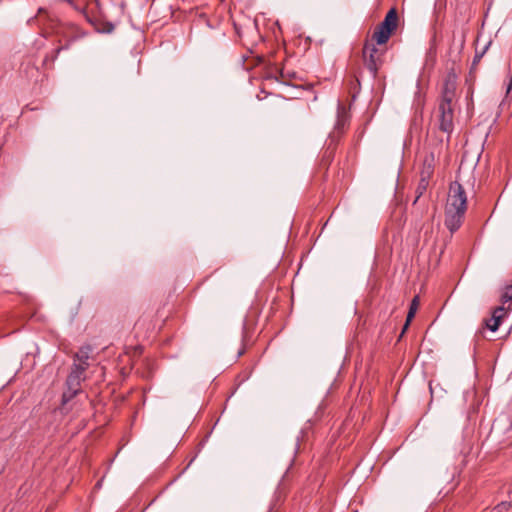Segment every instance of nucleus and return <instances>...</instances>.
<instances>
[{
	"instance_id": "f257e3e1",
	"label": "nucleus",
	"mask_w": 512,
	"mask_h": 512,
	"mask_svg": "<svg viewBox=\"0 0 512 512\" xmlns=\"http://www.w3.org/2000/svg\"><path fill=\"white\" fill-rule=\"evenodd\" d=\"M466 210V192L458 181H454L450 184L445 207V226L451 233L456 232L461 227Z\"/></svg>"
},
{
	"instance_id": "f03ea898",
	"label": "nucleus",
	"mask_w": 512,
	"mask_h": 512,
	"mask_svg": "<svg viewBox=\"0 0 512 512\" xmlns=\"http://www.w3.org/2000/svg\"><path fill=\"white\" fill-rule=\"evenodd\" d=\"M398 14L395 8H391L385 15L384 20L376 27L373 38L378 45L385 44L392 32L397 28Z\"/></svg>"
},
{
	"instance_id": "7ed1b4c3",
	"label": "nucleus",
	"mask_w": 512,
	"mask_h": 512,
	"mask_svg": "<svg viewBox=\"0 0 512 512\" xmlns=\"http://www.w3.org/2000/svg\"><path fill=\"white\" fill-rule=\"evenodd\" d=\"M381 55L382 53L375 45L365 44L363 49L364 64L372 74L373 79L377 77L378 69L382 63Z\"/></svg>"
},
{
	"instance_id": "20e7f679",
	"label": "nucleus",
	"mask_w": 512,
	"mask_h": 512,
	"mask_svg": "<svg viewBox=\"0 0 512 512\" xmlns=\"http://www.w3.org/2000/svg\"><path fill=\"white\" fill-rule=\"evenodd\" d=\"M439 129L445 133H452L453 131V107L447 104H439Z\"/></svg>"
},
{
	"instance_id": "39448f33",
	"label": "nucleus",
	"mask_w": 512,
	"mask_h": 512,
	"mask_svg": "<svg viewBox=\"0 0 512 512\" xmlns=\"http://www.w3.org/2000/svg\"><path fill=\"white\" fill-rule=\"evenodd\" d=\"M506 308L505 306H498L496 307L493 312L490 319L486 320V327L492 331L496 332L499 328V325L503 321V319L507 316Z\"/></svg>"
},
{
	"instance_id": "423d86ee",
	"label": "nucleus",
	"mask_w": 512,
	"mask_h": 512,
	"mask_svg": "<svg viewBox=\"0 0 512 512\" xmlns=\"http://www.w3.org/2000/svg\"><path fill=\"white\" fill-rule=\"evenodd\" d=\"M86 366L83 364H76V362L73 363L71 372L67 376L66 379V386H72V387H80L81 381L83 379V373L86 370Z\"/></svg>"
},
{
	"instance_id": "0eeeda50",
	"label": "nucleus",
	"mask_w": 512,
	"mask_h": 512,
	"mask_svg": "<svg viewBox=\"0 0 512 512\" xmlns=\"http://www.w3.org/2000/svg\"><path fill=\"white\" fill-rule=\"evenodd\" d=\"M456 86L454 82L446 81L442 89V97L439 104H447L452 106V101L455 97Z\"/></svg>"
},
{
	"instance_id": "6e6552de",
	"label": "nucleus",
	"mask_w": 512,
	"mask_h": 512,
	"mask_svg": "<svg viewBox=\"0 0 512 512\" xmlns=\"http://www.w3.org/2000/svg\"><path fill=\"white\" fill-rule=\"evenodd\" d=\"M92 352V348L90 345L82 346L78 352L74 355V362L76 364H83L88 368L89 363L88 359L90 358V353Z\"/></svg>"
},
{
	"instance_id": "1a4fd4ad",
	"label": "nucleus",
	"mask_w": 512,
	"mask_h": 512,
	"mask_svg": "<svg viewBox=\"0 0 512 512\" xmlns=\"http://www.w3.org/2000/svg\"><path fill=\"white\" fill-rule=\"evenodd\" d=\"M80 392H81V390H80V387H78V386H76V387L67 386V389L62 394V399H61L62 409L67 411L68 409L66 408V405Z\"/></svg>"
},
{
	"instance_id": "9d476101",
	"label": "nucleus",
	"mask_w": 512,
	"mask_h": 512,
	"mask_svg": "<svg viewBox=\"0 0 512 512\" xmlns=\"http://www.w3.org/2000/svg\"><path fill=\"white\" fill-rule=\"evenodd\" d=\"M501 306H505L506 312L512 310V283L507 285L501 295Z\"/></svg>"
},
{
	"instance_id": "9b49d317",
	"label": "nucleus",
	"mask_w": 512,
	"mask_h": 512,
	"mask_svg": "<svg viewBox=\"0 0 512 512\" xmlns=\"http://www.w3.org/2000/svg\"><path fill=\"white\" fill-rule=\"evenodd\" d=\"M417 307H418V297L416 296L411 301L410 308H409V311H408V314H407V317H406V322H405V325H404V327L402 329L401 335L404 334V332L408 328V326L410 324V321L412 320V318L414 317V315L416 313Z\"/></svg>"
},
{
	"instance_id": "f8f14e48",
	"label": "nucleus",
	"mask_w": 512,
	"mask_h": 512,
	"mask_svg": "<svg viewBox=\"0 0 512 512\" xmlns=\"http://www.w3.org/2000/svg\"><path fill=\"white\" fill-rule=\"evenodd\" d=\"M433 160H434L433 154H431L430 157H426L424 160V165H423V169L421 171V176L425 177L427 180H428L429 176L432 175L433 170H434Z\"/></svg>"
},
{
	"instance_id": "ddd939ff",
	"label": "nucleus",
	"mask_w": 512,
	"mask_h": 512,
	"mask_svg": "<svg viewBox=\"0 0 512 512\" xmlns=\"http://www.w3.org/2000/svg\"><path fill=\"white\" fill-rule=\"evenodd\" d=\"M433 160H434L433 154H431L430 157H426L424 160V165H423V169L421 171V176L425 177L427 180H428L429 176L432 175L433 170H434Z\"/></svg>"
},
{
	"instance_id": "4468645a",
	"label": "nucleus",
	"mask_w": 512,
	"mask_h": 512,
	"mask_svg": "<svg viewBox=\"0 0 512 512\" xmlns=\"http://www.w3.org/2000/svg\"><path fill=\"white\" fill-rule=\"evenodd\" d=\"M427 186H428V180L425 177H421L420 182L417 187V190H416L417 197L414 202H416L422 196V194L426 191Z\"/></svg>"
},
{
	"instance_id": "2eb2a0df",
	"label": "nucleus",
	"mask_w": 512,
	"mask_h": 512,
	"mask_svg": "<svg viewBox=\"0 0 512 512\" xmlns=\"http://www.w3.org/2000/svg\"><path fill=\"white\" fill-rule=\"evenodd\" d=\"M490 44H491V42H488L485 45V47L483 48L482 51H480V52L476 51L475 56H474L473 61H472V68L476 67V65L480 62L481 58L486 53V51L489 48Z\"/></svg>"
},
{
	"instance_id": "dca6fc26",
	"label": "nucleus",
	"mask_w": 512,
	"mask_h": 512,
	"mask_svg": "<svg viewBox=\"0 0 512 512\" xmlns=\"http://www.w3.org/2000/svg\"><path fill=\"white\" fill-rule=\"evenodd\" d=\"M511 506V503L508 501H502L497 504L490 512H503L507 511Z\"/></svg>"
},
{
	"instance_id": "f3484780",
	"label": "nucleus",
	"mask_w": 512,
	"mask_h": 512,
	"mask_svg": "<svg viewBox=\"0 0 512 512\" xmlns=\"http://www.w3.org/2000/svg\"><path fill=\"white\" fill-rule=\"evenodd\" d=\"M88 5H94L97 10H100V1L99 0H87Z\"/></svg>"
},
{
	"instance_id": "a211bd4d",
	"label": "nucleus",
	"mask_w": 512,
	"mask_h": 512,
	"mask_svg": "<svg viewBox=\"0 0 512 512\" xmlns=\"http://www.w3.org/2000/svg\"><path fill=\"white\" fill-rule=\"evenodd\" d=\"M113 29H114L113 24H109V29L107 30V32H111Z\"/></svg>"
},
{
	"instance_id": "6ab92c4d",
	"label": "nucleus",
	"mask_w": 512,
	"mask_h": 512,
	"mask_svg": "<svg viewBox=\"0 0 512 512\" xmlns=\"http://www.w3.org/2000/svg\"><path fill=\"white\" fill-rule=\"evenodd\" d=\"M61 50H62V48L56 49V51H55L56 52V56L60 53Z\"/></svg>"
},
{
	"instance_id": "aec40b11",
	"label": "nucleus",
	"mask_w": 512,
	"mask_h": 512,
	"mask_svg": "<svg viewBox=\"0 0 512 512\" xmlns=\"http://www.w3.org/2000/svg\"><path fill=\"white\" fill-rule=\"evenodd\" d=\"M280 77L284 78V72L283 71L280 72Z\"/></svg>"
},
{
	"instance_id": "412c9836",
	"label": "nucleus",
	"mask_w": 512,
	"mask_h": 512,
	"mask_svg": "<svg viewBox=\"0 0 512 512\" xmlns=\"http://www.w3.org/2000/svg\"><path fill=\"white\" fill-rule=\"evenodd\" d=\"M298 441H299V438L297 437L296 449H297V448H298V446H299Z\"/></svg>"
}]
</instances>
